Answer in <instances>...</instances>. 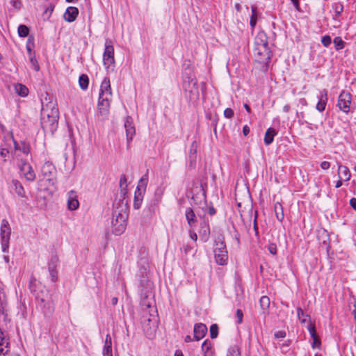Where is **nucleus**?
<instances>
[{
  "mask_svg": "<svg viewBox=\"0 0 356 356\" xmlns=\"http://www.w3.org/2000/svg\"><path fill=\"white\" fill-rule=\"evenodd\" d=\"M29 289L35 296L44 315L46 316H51L54 311V304L51 295L45 286L34 278L30 282Z\"/></svg>",
  "mask_w": 356,
  "mask_h": 356,
  "instance_id": "obj_1",
  "label": "nucleus"
},
{
  "mask_svg": "<svg viewBox=\"0 0 356 356\" xmlns=\"http://www.w3.org/2000/svg\"><path fill=\"white\" fill-rule=\"evenodd\" d=\"M112 213V232L121 235L126 229L128 218V201L127 200H115L113 205Z\"/></svg>",
  "mask_w": 356,
  "mask_h": 356,
  "instance_id": "obj_2",
  "label": "nucleus"
},
{
  "mask_svg": "<svg viewBox=\"0 0 356 356\" xmlns=\"http://www.w3.org/2000/svg\"><path fill=\"white\" fill-rule=\"evenodd\" d=\"M58 109L53 107L49 109L48 107L42 108L41 111V126L44 131L54 134L58 127Z\"/></svg>",
  "mask_w": 356,
  "mask_h": 356,
  "instance_id": "obj_3",
  "label": "nucleus"
},
{
  "mask_svg": "<svg viewBox=\"0 0 356 356\" xmlns=\"http://www.w3.org/2000/svg\"><path fill=\"white\" fill-rule=\"evenodd\" d=\"M141 306L144 312L149 314V316H143V323L145 324L147 322L149 328L155 330L157 327L158 322L157 310L155 306H152V302L147 301L145 299L142 300Z\"/></svg>",
  "mask_w": 356,
  "mask_h": 356,
  "instance_id": "obj_4",
  "label": "nucleus"
},
{
  "mask_svg": "<svg viewBox=\"0 0 356 356\" xmlns=\"http://www.w3.org/2000/svg\"><path fill=\"white\" fill-rule=\"evenodd\" d=\"M183 82V89L185 97L190 102H196L200 97V90L197 81L195 78L188 77Z\"/></svg>",
  "mask_w": 356,
  "mask_h": 356,
  "instance_id": "obj_5",
  "label": "nucleus"
},
{
  "mask_svg": "<svg viewBox=\"0 0 356 356\" xmlns=\"http://www.w3.org/2000/svg\"><path fill=\"white\" fill-rule=\"evenodd\" d=\"M214 257L219 265H225L228 259L226 245L219 237L215 241Z\"/></svg>",
  "mask_w": 356,
  "mask_h": 356,
  "instance_id": "obj_6",
  "label": "nucleus"
},
{
  "mask_svg": "<svg viewBox=\"0 0 356 356\" xmlns=\"http://www.w3.org/2000/svg\"><path fill=\"white\" fill-rule=\"evenodd\" d=\"M10 233V225L6 220L3 219L1 222L0 233L1 249L3 252L8 251Z\"/></svg>",
  "mask_w": 356,
  "mask_h": 356,
  "instance_id": "obj_7",
  "label": "nucleus"
},
{
  "mask_svg": "<svg viewBox=\"0 0 356 356\" xmlns=\"http://www.w3.org/2000/svg\"><path fill=\"white\" fill-rule=\"evenodd\" d=\"M56 172V167L51 162L44 163L41 168L42 175L52 185L54 184Z\"/></svg>",
  "mask_w": 356,
  "mask_h": 356,
  "instance_id": "obj_8",
  "label": "nucleus"
},
{
  "mask_svg": "<svg viewBox=\"0 0 356 356\" xmlns=\"http://www.w3.org/2000/svg\"><path fill=\"white\" fill-rule=\"evenodd\" d=\"M103 63L106 68H108L115 63L114 48L111 40L106 41L105 49L103 54Z\"/></svg>",
  "mask_w": 356,
  "mask_h": 356,
  "instance_id": "obj_9",
  "label": "nucleus"
},
{
  "mask_svg": "<svg viewBox=\"0 0 356 356\" xmlns=\"http://www.w3.org/2000/svg\"><path fill=\"white\" fill-rule=\"evenodd\" d=\"M351 104V95L346 91H342L338 98V104L339 109L345 113H348L350 111Z\"/></svg>",
  "mask_w": 356,
  "mask_h": 356,
  "instance_id": "obj_10",
  "label": "nucleus"
},
{
  "mask_svg": "<svg viewBox=\"0 0 356 356\" xmlns=\"http://www.w3.org/2000/svg\"><path fill=\"white\" fill-rule=\"evenodd\" d=\"M19 170L22 172L24 178L28 181H33L35 179V173L33 167L27 161L24 160L21 161L19 165Z\"/></svg>",
  "mask_w": 356,
  "mask_h": 356,
  "instance_id": "obj_11",
  "label": "nucleus"
},
{
  "mask_svg": "<svg viewBox=\"0 0 356 356\" xmlns=\"http://www.w3.org/2000/svg\"><path fill=\"white\" fill-rule=\"evenodd\" d=\"M111 98L102 97V96L99 97L98 104H97V111L98 113L104 117L108 115L109 113L110 108V102Z\"/></svg>",
  "mask_w": 356,
  "mask_h": 356,
  "instance_id": "obj_12",
  "label": "nucleus"
},
{
  "mask_svg": "<svg viewBox=\"0 0 356 356\" xmlns=\"http://www.w3.org/2000/svg\"><path fill=\"white\" fill-rule=\"evenodd\" d=\"M200 237L203 242H207L210 236V227L209 220L203 218L198 231Z\"/></svg>",
  "mask_w": 356,
  "mask_h": 356,
  "instance_id": "obj_13",
  "label": "nucleus"
},
{
  "mask_svg": "<svg viewBox=\"0 0 356 356\" xmlns=\"http://www.w3.org/2000/svg\"><path fill=\"white\" fill-rule=\"evenodd\" d=\"M101 96H102V97H106L107 98H111L112 97L111 82L108 77H105L101 83L99 97Z\"/></svg>",
  "mask_w": 356,
  "mask_h": 356,
  "instance_id": "obj_14",
  "label": "nucleus"
},
{
  "mask_svg": "<svg viewBox=\"0 0 356 356\" xmlns=\"http://www.w3.org/2000/svg\"><path fill=\"white\" fill-rule=\"evenodd\" d=\"M207 333V327L205 324L198 323L195 324L193 329V339L199 341L204 337Z\"/></svg>",
  "mask_w": 356,
  "mask_h": 356,
  "instance_id": "obj_15",
  "label": "nucleus"
},
{
  "mask_svg": "<svg viewBox=\"0 0 356 356\" xmlns=\"http://www.w3.org/2000/svg\"><path fill=\"white\" fill-rule=\"evenodd\" d=\"M124 128L126 131L127 140V143H129V142L132 140L136 133L135 127L133 124L132 118L130 116H127L126 118Z\"/></svg>",
  "mask_w": 356,
  "mask_h": 356,
  "instance_id": "obj_16",
  "label": "nucleus"
},
{
  "mask_svg": "<svg viewBox=\"0 0 356 356\" xmlns=\"http://www.w3.org/2000/svg\"><path fill=\"white\" fill-rule=\"evenodd\" d=\"M255 54H257L259 56H261L264 54L265 57L264 59L262 58H259V62L266 61L268 62L270 59V50L268 49V44L267 42H264L261 46L256 48L254 49Z\"/></svg>",
  "mask_w": 356,
  "mask_h": 356,
  "instance_id": "obj_17",
  "label": "nucleus"
},
{
  "mask_svg": "<svg viewBox=\"0 0 356 356\" xmlns=\"http://www.w3.org/2000/svg\"><path fill=\"white\" fill-rule=\"evenodd\" d=\"M317 97L318 99V102L316 104V108L319 112H323L325 108L327 102V91L325 89L321 90Z\"/></svg>",
  "mask_w": 356,
  "mask_h": 356,
  "instance_id": "obj_18",
  "label": "nucleus"
},
{
  "mask_svg": "<svg viewBox=\"0 0 356 356\" xmlns=\"http://www.w3.org/2000/svg\"><path fill=\"white\" fill-rule=\"evenodd\" d=\"M186 219L187 223L191 228H194L197 226V217L191 207L186 209L185 211Z\"/></svg>",
  "mask_w": 356,
  "mask_h": 356,
  "instance_id": "obj_19",
  "label": "nucleus"
},
{
  "mask_svg": "<svg viewBox=\"0 0 356 356\" xmlns=\"http://www.w3.org/2000/svg\"><path fill=\"white\" fill-rule=\"evenodd\" d=\"M79 14V10L76 7L70 6L66 9L63 17L65 21L72 22L75 21Z\"/></svg>",
  "mask_w": 356,
  "mask_h": 356,
  "instance_id": "obj_20",
  "label": "nucleus"
},
{
  "mask_svg": "<svg viewBox=\"0 0 356 356\" xmlns=\"http://www.w3.org/2000/svg\"><path fill=\"white\" fill-rule=\"evenodd\" d=\"M79 203L77 200V195L74 191L68 193L67 207L71 211L76 210L79 207Z\"/></svg>",
  "mask_w": 356,
  "mask_h": 356,
  "instance_id": "obj_21",
  "label": "nucleus"
},
{
  "mask_svg": "<svg viewBox=\"0 0 356 356\" xmlns=\"http://www.w3.org/2000/svg\"><path fill=\"white\" fill-rule=\"evenodd\" d=\"M12 188L19 197H26L24 186L19 180H12Z\"/></svg>",
  "mask_w": 356,
  "mask_h": 356,
  "instance_id": "obj_22",
  "label": "nucleus"
},
{
  "mask_svg": "<svg viewBox=\"0 0 356 356\" xmlns=\"http://www.w3.org/2000/svg\"><path fill=\"white\" fill-rule=\"evenodd\" d=\"M338 176L339 179H343V181H348L350 178V172L349 169L340 163H338Z\"/></svg>",
  "mask_w": 356,
  "mask_h": 356,
  "instance_id": "obj_23",
  "label": "nucleus"
},
{
  "mask_svg": "<svg viewBox=\"0 0 356 356\" xmlns=\"http://www.w3.org/2000/svg\"><path fill=\"white\" fill-rule=\"evenodd\" d=\"M120 197L118 200H126L127 193V179L125 175H122L120 179Z\"/></svg>",
  "mask_w": 356,
  "mask_h": 356,
  "instance_id": "obj_24",
  "label": "nucleus"
},
{
  "mask_svg": "<svg viewBox=\"0 0 356 356\" xmlns=\"http://www.w3.org/2000/svg\"><path fill=\"white\" fill-rule=\"evenodd\" d=\"M147 183H148V170L140 179V180L138 183V186L136 187V191L144 193L146 190Z\"/></svg>",
  "mask_w": 356,
  "mask_h": 356,
  "instance_id": "obj_25",
  "label": "nucleus"
},
{
  "mask_svg": "<svg viewBox=\"0 0 356 356\" xmlns=\"http://www.w3.org/2000/svg\"><path fill=\"white\" fill-rule=\"evenodd\" d=\"M102 354L103 356H113L111 337L109 334L106 337Z\"/></svg>",
  "mask_w": 356,
  "mask_h": 356,
  "instance_id": "obj_26",
  "label": "nucleus"
},
{
  "mask_svg": "<svg viewBox=\"0 0 356 356\" xmlns=\"http://www.w3.org/2000/svg\"><path fill=\"white\" fill-rule=\"evenodd\" d=\"M277 134V131L274 128H268L265 134L264 143L266 145H269L273 142L274 136Z\"/></svg>",
  "mask_w": 356,
  "mask_h": 356,
  "instance_id": "obj_27",
  "label": "nucleus"
},
{
  "mask_svg": "<svg viewBox=\"0 0 356 356\" xmlns=\"http://www.w3.org/2000/svg\"><path fill=\"white\" fill-rule=\"evenodd\" d=\"M259 304L261 309L263 310V314L264 316L268 314V309L270 307V298L266 296H263L259 300Z\"/></svg>",
  "mask_w": 356,
  "mask_h": 356,
  "instance_id": "obj_28",
  "label": "nucleus"
},
{
  "mask_svg": "<svg viewBox=\"0 0 356 356\" xmlns=\"http://www.w3.org/2000/svg\"><path fill=\"white\" fill-rule=\"evenodd\" d=\"M160 202L159 197H154L151 201L148 203L146 207L147 211L149 214L154 213L156 210L158 208L159 204Z\"/></svg>",
  "mask_w": 356,
  "mask_h": 356,
  "instance_id": "obj_29",
  "label": "nucleus"
},
{
  "mask_svg": "<svg viewBox=\"0 0 356 356\" xmlns=\"http://www.w3.org/2000/svg\"><path fill=\"white\" fill-rule=\"evenodd\" d=\"M15 90L16 93L21 97H26L29 94V89L26 86L22 83L15 84Z\"/></svg>",
  "mask_w": 356,
  "mask_h": 356,
  "instance_id": "obj_30",
  "label": "nucleus"
},
{
  "mask_svg": "<svg viewBox=\"0 0 356 356\" xmlns=\"http://www.w3.org/2000/svg\"><path fill=\"white\" fill-rule=\"evenodd\" d=\"M274 210H275V216H276L277 219L279 221L282 222L284 219V212H283L282 205L279 202H276L274 204Z\"/></svg>",
  "mask_w": 356,
  "mask_h": 356,
  "instance_id": "obj_31",
  "label": "nucleus"
},
{
  "mask_svg": "<svg viewBox=\"0 0 356 356\" xmlns=\"http://www.w3.org/2000/svg\"><path fill=\"white\" fill-rule=\"evenodd\" d=\"M143 193L135 191L134 207L138 209L142 204Z\"/></svg>",
  "mask_w": 356,
  "mask_h": 356,
  "instance_id": "obj_32",
  "label": "nucleus"
},
{
  "mask_svg": "<svg viewBox=\"0 0 356 356\" xmlns=\"http://www.w3.org/2000/svg\"><path fill=\"white\" fill-rule=\"evenodd\" d=\"M79 84L82 90H86L88 88L89 84L88 76L84 74H81L79 79Z\"/></svg>",
  "mask_w": 356,
  "mask_h": 356,
  "instance_id": "obj_33",
  "label": "nucleus"
},
{
  "mask_svg": "<svg viewBox=\"0 0 356 356\" xmlns=\"http://www.w3.org/2000/svg\"><path fill=\"white\" fill-rule=\"evenodd\" d=\"M252 15L250 17V24L252 29H254L257 24V8L254 6L251 7Z\"/></svg>",
  "mask_w": 356,
  "mask_h": 356,
  "instance_id": "obj_34",
  "label": "nucleus"
},
{
  "mask_svg": "<svg viewBox=\"0 0 356 356\" xmlns=\"http://www.w3.org/2000/svg\"><path fill=\"white\" fill-rule=\"evenodd\" d=\"M58 257L56 254H53L51 257L50 260L48 262L49 270H56L57 264L58 263Z\"/></svg>",
  "mask_w": 356,
  "mask_h": 356,
  "instance_id": "obj_35",
  "label": "nucleus"
},
{
  "mask_svg": "<svg viewBox=\"0 0 356 356\" xmlns=\"http://www.w3.org/2000/svg\"><path fill=\"white\" fill-rule=\"evenodd\" d=\"M202 350L204 355H205L207 353L213 354V351L211 350V343L208 339L205 340L202 343Z\"/></svg>",
  "mask_w": 356,
  "mask_h": 356,
  "instance_id": "obj_36",
  "label": "nucleus"
},
{
  "mask_svg": "<svg viewBox=\"0 0 356 356\" xmlns=\"http://www.w3.org/2000/svg\"><path fill=\"white\" fill-rule=\"evenodd\" d=\"M333 42L337 51L342 49L345 46V42L339 36L335 37Z\"/></svg>",
  "mask_w": 356,
  "mask_h": 356,
  "instance_id": "obj_37",
  "label": "nucleus"
},
{
  "mask_svg": "<svg viewBox=\"0 0 356 356\" xmlns=\"http://www.w3.org/2000/svg\"><path fill=\"white\" fill-rule=\"evenodd\" d=\"M29 33V29L27 26L24 24H20L18 26V35L19 37H26Z\"/></svg>",
  "mask_w": 356,
  "mask_h": 356,
  "instance_id": "obj_38",
  "label": "nucleus"
},
{
  "mask_svg": "<svg viewBox=\"0 0 356 356\" xmlns=\"http://www.w3.org/2000/svg\"><path fill=\"white\" fill-rule=\"evenodd\" d=\"M332 7L334 11L336 17H338L343 12V5L341 4L340 3H334L332 4Z\"/></svg>",
  "mask_w": 356,
  "mask_h": 356,
  "instance_id": "obj_39",
  "label": "nucleus"
},
{
  "mask_svg": "<svg viewBox=\"0 0 356 356\" xmlns=\"http://www.w3.org/2000/svg\"><path fill=\"white\" fill-rule=\"evenodd\" d=\"M5 298H0V321H4L6 318L5 309Z\"/></svg>",
  "mask_w": 356,
  "mask_h": 356,
  "instance_id": "obj_40",
  "label": "nucleus"
},
{
  "mask_svg": "<svg viewBox=\"0 0 356 356\" xmlns=\"http://www.w3.org/2000/svg\"><path fill=\"white\" fill-rule=\"evenodd\" d=\"M210 337L216 339L218 335V326L217 324H212L209 329Z\"/></svg>",
  "mask_w": 356,
  "mask_h": 356,
  "instance_id": "obj_41",
  "label": "nucleus"
},
{
  "mask_svg": "<svg viewBox=\"0 0 356 356\" xmlns=\"http://www.w3.org/2000/svg\"><path fill=\"white\" fill-rule=\"evenodd\" d=\"M188 156H192V159L197 157V143L193 141L191 145Z\"/></svg>",
  "mask_w": 356,
  "mask_h": 356,
  "instance_id": "obj_42",
  "label": "nucleus"
},
{
  "mask_svg": "<svg viewBox=\"0 0 356 356\" xmlns=\"http://www.w3.org/2000/svg\"><path fill=\"white\" fill-rule=\"evenodd\" d=\"M297 315L298 317V319L302 323H304L306 322V318L303 317H309L307 314H305L304 311L300 307L297 308Z\"/></svg>",
  "mask_w": 356,
  "mask_h": 356,
  "instance_id": "obj_43",
  "label": "nucleus"
},
{
  "mask_svg": "<svg viewBox=\"0 0 356 356\" xmlns=\"http://www.w3.org/2000/svg\"><path fill=\"white\" fill-rule=\"evenodd\" d=\"M254 221H253V228L255 233V236L259 238V230H258V226H257V218H258V211L256 210L254 211Z\"/></svg>",
  "mask_w": 356,
  "mask_h": 356,
  "instance_id": "obj_44",
  "label": "nucleus"
},
{
  "mask_svg": "<svg viewBox=\"0 0 356 356\" xmlns=\"http://www.w3.org/2000/svg\"><path fill=\"white\" fill-rule=\"evenodd\" d=\"M30 145L29 144L25 143V142H22L21 143V151L25 154H29L30 153Z\"/></svg>",
  "mask_w": 356,
  "mask_h": 356,
  "instance_id": "obj_45",
  "label": "nucleus"
},
{
  "mask_svg": "<svg viewBox=\"0 0 356 356\" xmlns=\"http://www.w3.org/2000/svg\"><path fill=\"white\" fill-rule=\"evenodd\" d=\"M321 42L324 47H329L332 42L331 37L330 35H325L322 37Z\"/></svg>",
  "mask_w": 356,
  "mask_h": 356,
  "instance_id": "obj_46",
  "label": "nucleus"
},
{
  "mask_svg": "<svg viewBox=\"0 0 356 356\" xmlns=\"http://www.w3.org/2000/svg\"><path fill=\"white\" fill-rule=\"evenodd\" d=\"M307 330L312 337H314L316 335L315 325L310 323L307 326Z\"/></svg>",
  "mask_w": 356,
  "mask_h": 356,
  "instance_id": "obj_47",
  "label": "nucleus"
},
{
  "mask_svg": "<svg viewBox=\"0 0 356 356\" xmlns=\"http://www.w3.org/2000/svg\"><path fill=\"white\" fill-rule=\"evenodd\" d=\"M30 62L33 65L34 70L35 71H39L40 66H39V65L38 63V61H37L35 56H30Z\"/></svg>",
  "mask_w": 356,
  "mask_h": 356,
  "instance_id": "obj_48",
  "label": "nucleus"
},
{
  "mask_svg": "<svg viewBox=\"0 0 356 356\" xmlns=\"http://www.w3.org/2000/svg\"><path fill=\"white\" fill-rule=\"evenodd\" d=\"M224 116L226 118H228V119L232 118L233 116H234V111H233V110L232 108H227L224 111Z\"/></svg>",
  "mask_w": 356,
  "mask_h": 356,
  "instance_id": "obj_49",
  "label": "nucleus"
},
{
  "mask_svg": "<svg viewBox=\"0 0 356 356\" xmlns=\"http://www.w3.org/2000/svg\"><path fill=\"white\" fill-rule=\"evenodd\" d=\"M313 339V343H312V347L313 348H319L321 342V340L318 338L317 336H315L314 337H312Z\"/></svg>",
  "mask_w": 356,
  "mask_h": 356,
  "instance_id": "obj_50",
  "label": "nucleus"
},
{
  "mask_svg": "<svg viewBox=\"0 0 356 356\" xmlns=\"http://www.w3.org/2000/svg\"><path fill=\"white\" fill-rule=\"evenodd\" d=\"M268 251L273 255L277 254V245L275 243H270L268 245Z\"/></svg>",
  "mask_w": 356,
  "mask_h": 356,
  "instance_id": "obj_51",
  "label": "nucleus"
},
{
  "mask_svg": "<svg viewBox=\"0 0 356 356\" xmlns=\"http://www.w3.org/2000/svg\"><path fill=\"white\" fill-rule=\"evenodd\" d=\"M236 316L238 318V321H237L238 323V324L241 323L243 321V314L242 310L240 309H238L236 312Z\"/></svg>",
  "mask_w": 356,
  "mask_h": 356,
  "instance_id": "obj_52",
  "label": "nucleus"
},
{
  "mask_svg": "<svg viewBox=\"0 0 356 356\" xmlns=\"http://www.w3.org/2000/svg\"><path fill=\"white\" fill-rule=\"evenodd\" d=\"M274 337L276 339H282L286 337V332L284 330H279L274 334Z\"/></svg>",
  "mask_w": 356,
  "mask_h": 356,
  "instance_id": "obj_53",
  "label": "nucleus"
},
{
  "mask_svg": "<svg viewBox=\"0 0 356 356\" xmlns=\"http://www.w3.org/2000/svg\"><path fill=\"white\" fill-rule=\"evenodd\" d=\"M51 276V280L53 282H55L57 280V271L56 270H49Z\"/></svg>",
  "mask_w": 356,
  "mask_h": 356,
  "instance_id": "obj_54",
  "label": "nucleus"
},
{
  "mask_svg": "<svg viewBox=\"0 0 356 356\" xmlns=\"http://www.w3.org/2000/svg\"><path fill=\"white\" fill-rule=\"evenodd\" d=\"M190 238L195 242L197 240V235L193 230H189Z\"/></svg>",
  "mask_w": 356,
  "mask_h": 356,
  "instance_id": "obj_55",
  "label": "nucleus"
},
{
  "mask_svg": "<svg viewBox=\"0 0 356 356\" xmlns=\"http://www.w3.org/2000/svg\"><path fill=\"white\" fill-rule=\"evenodd\" d=\"M189 159V167L194 168L196 164V158L192 159V156H188Z\"/></svg>",
  "mask_w": 356,
  "mask_h": 356,
  "instance_id": "obj_56",
  "label": "nucleus"
},
{
  "mask_svg": "<svg viewBox=\"0 0 356 356\" xmlns=\"http://www.w3.org/2000/svg\"><path fill=\"white\" fill-rule=\"evenodd\" d=\"M321 167L323 170H327L330 167V163L328 161H323L321 163Z\"/></svg>",
  "mask_w": 356,
  "mask_h": 356,
  "instance_id": "obj_57",
  "label": "nucleus"
},
{
  "mask_svg": "<svg viewBox=\"0 0 356 356\" xmlns=\"http://www.w3.org/2000/svg\"><path fill=\"white\" fill-rule=\"evenodd\" d=\"M250 133V128L248 125H245L243 127V134L245 136H247Z\"/></svg>",
  "mask_w": 356,
  "mask_h": 356,
  "instance_id": "obj_58",
  "label": "nucleus"
},
{
  "mask_svg": "<svg viewBox=\"0 0 356 356\" xmlns=\"http://www.w3.org/2000/svg\"><path fill=\"white\" fill-rule=\"evenodd\" d=\"M350 204L352 207V208L356 211V198H351L350 200Z\"/></svg>",
  "mask_w": 356,
  "mask_h": 356,
  "instance_id": "obj_59",
  "label": "nucleus"
},
{
  "mask_svg": "<svg viewBox=\"0 0 356 356\" xmlns=\"http://www.w3.org/2000/svg\"><path fill=\"white\" fill-rule=\"evenodd\" d=\"M192 250V247L189 245H186L184 247V251L186 254H188Z\"/></svg>",
  "mask_w": 356,
  "mask_h": 356,
  "instance_id": "obj_60",
  "label": "nucleus"
},
{
  "mask_svg": "<svg viewBox=\"0 0 356 356\" xmlns=\"http://www.w3.org/2000/svg\"><path fill=\"white\" fill-rule=\"evenodd\" d=\"M216 213V209H215L213 207H209V208L208 213H209L210 216H213V215H214Z\"/></svg>",
  "mask_w": 356,
  "mask_h": 356,
  "instance_id": "obj_61",
  "label": "nucleus"
},
{
  "mask_svg": "<svg viewBox=\"0 0 356 356\" xmlns=\"http://www.w3.org/2000/svg\"><path fill=\"white\" fill-rule=\"evenodd\" d=\"M7 154H8V150L6 148H2L0 154L2 157H6Z\"/></svg>",
  "mask_w": 356,
  "mask_h": 356,
  "instance_id": "obj_62",
  "label": "nucleus"
},
{
  "mask_svg": "<svg viewBox=\"0 0 356 356\" xmlns=\"http://www.w3.org/2000/svg\"><path fill=\"white\" fill-rule=\"evenodd\" d=\"M291 2L293 3V6H295V8L298 10L299 9V0H291Z\"/></svg>",
  "mask_w": 356,
  "mask_h": 356,
  "instance_id": "obj_63",
  "label": "nucleus"
},
{
  "mask_svg": "<svg viewBox=\"0 0 356 356\" xmlns=\"http://www.w3.org/2000/svg\"><path fill=\"white\" fill-rule=\"evenodd\" d=\"M299 104L302 105V106H307V100L305 98H301V99H299Z\"/></svg>",
  "mask_w": 356,
  "mask_h": 356,
  "instance_id": "obj_64",
  "label": "nucleus"
}]
</instances>
